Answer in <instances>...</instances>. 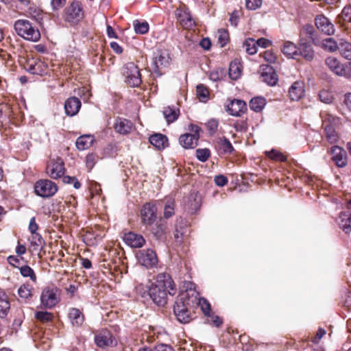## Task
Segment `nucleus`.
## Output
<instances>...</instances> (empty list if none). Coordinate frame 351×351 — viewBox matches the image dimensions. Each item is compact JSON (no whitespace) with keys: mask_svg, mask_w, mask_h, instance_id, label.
Instances as JSON below:
<instances>
[{"mask_svg":"<svg viewBox=\"0 0 351 351\" xmlns=\"http://www.w3.org/2000/svg\"><path fill=\"white\" fill-rule=\"evenodd\" d=\"M198 291L195 285L190 281L184 282L182 290L176 298L173 312L180 323L186 324L192 319L189 308L197 303Z\"/></svg>","mask_w":351,"mask_h":351,"instance_id":"1","label":"nucleus"},{"mask_svg":"<svg viewBox=\"0 0 351 351\" xmlns=\"http://www.w3.org/2000/svg\"><path fill=\"white\" fill-rule=\"evenodd\" d=\"M148 292L150 298L156 304L163 306L167 304V293L174 295L176 289L171 276L167 274L160 273L149 287Z\"/></svg>","mask_w":351,"mask_h":351,"instance_id":"2","label":"nucleus"},{"mask_svg":"<svg viewBox=\"0 0 351 351\" xmlns=\"http://www.w3.org/2000/svg\"><path fill=\"white\" fill-rule=\"evenodd\" d=\"M14 29L19 36L27 40L36 42L40 38L38 29L28 20L16 21L14 23Z\"/></svg>","mask_w":351,"mask_h":351,"instance_id":"3","label":"nucleus"},{"mask_svg":"<svg viewBox=\"0 0 351 351\" xmlns=\"http://www.w3.org/2000/svg\"><path fill=\"white\" fill-rule=\"evenodd\" d=\"M84 16V12L81 3L78 1H73L67 6L63 14L65 21L75 25L80 22Z\"/></svg>","mask_w":351,"mask_h":351,"instance_id":"4","label":"nucleus"},{"mask_svg":"<svg viewBox=\"0 0 351 351\" xmlns=\"http://www.w3.org/2000/svg\"><path fill=\"white\" fill-rule=\"evenodd\" d=\"M24 69L29 73L42 75L47 71V65L40 60L35 58H23L20 60Z\"/></svg>","mask_w":351,"mask_h":351,"instance_id":"5","label":"nucleus"},{"mask_svg":"<svg viewBox=\"0 0 351 351\" xmlns=\"http://www.w3.org/2000/svg\"><path fill=\"white\" fill-rule=\"evenodd\" d=\"M34 191L37 195L43 197L53 196L58 191L57 185L49 180H40L35 183Z\"/></svg>","mask_w":351,"mask_h":351,"instance_id":"6","label":"nucleus"},{"mask_svg":"<svg viewBox=\"0 0 351 351\" xmlns=\"http://www.w3.org/2000/svg\"><path fill=\"white\" fill-rule=\"evenodd\" d=\"M136 257L139 264L147 269L156 267L158 262L156 252L152 249L138 251Z\"/></svg>","mask_w":351,"mask_h":351,"instance_id":"7","label":"nucleus"},{"mask_svg":"<svg viewBox=\"0 0 351 351\" xmlns=\"http://www.w3.org/2000/svg\"><path fill=\"white\" fill-rule=\"evenodd\" d=\"M124 75L126 83L132 87L138 86L142 82L139 69L133 62L126 64Z\"/></svg>","mask_w":351,"mask_h":351,"instance_id":"8","label":"nucleus"},{"mask_svg":"<svg viewBox=\"0 0 351 351\" xmlns=\"http://www.w3.org/2000/svg\"><path fill=\"white\" fill-rule=\"evenodd\" d=\"M41 303L46 308H52L59 302L58 289L56 287H47L43 289L41 297Z\"/></svg>","mask_w":351,"mask_h":351,"instance_id":"9","label":"nucleus"},{"mask_svg":"<svg viewBox=\"0 0 351 351\" xmlns=\"http://www.w3.org/2000/svg\"><path fill=\"white\" fill-rule=\"evenodd\" d=\"M157 208L152 203H146L141 210V222L145 226H150L156 219Z\"/></svg>","mask_w":351,"mask_h":351,"instance_id":"10","label":"nucleus"},{"mask_svg":"<svg viewBox=\"0 0 351 351\" xmlns=\"http://www.w3.org/2000/svg\"><path fill=\"white\" fill-rule=\"evenodd\" d=\"M47 173L53 179L62 177L64 173V162L60 158L51 160L47 166Z\"/></svg>","mask_w":351,"mask_h":351,"instance_id":"11","label":"nucleus"},{"mask_svg":"<svg viewBox=\"0 0 351 351\" xmlns=\"http://www.w3.org/2000/svg\"><path fill=\"white\" fill-rule=\"evenodd\" d=\"M315 23L317 28L326 35L330 36L335 33L334 25L323 14H319L316 16Z\"/></svg>","mask_w":351,"mask_h":351,"instance_id":"12","label":"nucleus"},{"mask_svg":"<svg viewBox=\"0 0 351 351\" xmlns=\"http://www.w3.org/2000/svg\"><path fill=\"white\" fill-rule=\"evenodd\" d=\"M199 128L196 127L194 134H184L179 138L180 144L185 149H193L197 145Z\"/></svg>","mask_w":351,"mask_h":351,"instance_id":"13","label":"nucleus"},{"mask_svg":"<svg viewBox=\"0 0 351 351\" xmlns=\"http://www.w3.org/2000/svg\"><path fill=\"white\" fill-rule=\"evenodd\" d=\"M332 160L338 167H344L347 165L346 152L339 146H332L330 148Z\"/></svg>","mask_w":351,"mask_h":351,"instance_id":"14","label":"nucleus"},{"mask_svg":"<svg viewBox=\"0 0 351 351\" xmlns=\"http://www.w3.org/2000/svg\"><path fill=\"white\" fill-rule=\"evenodd\" d=\"M261 80L268 85L274 86L278 81L277 74L276 73L273 67L267 64H263L261 66Z\"/></svg>","mask_w":351,"mask_h":351,"instance_id":"15","label":"nucleus"},{"mask_svg":"<svg viewBox=\"0 0 351 351\" xmlns=\"http://www.w3.org/2000/svg\"><path fill=\"white\" fill-rule=\"evenodd\" d=\"M325 64L328 69L337 75L343 76L346 74V64H342L337 58L332 56L326 58L325 60Z\"/></svg>","mask_w":351,"mask_h":351,"instance_id":"16","label":"nucleus"},{"mask_svg":"<svg viewBox=\"0 0 351 351\" xmlns=\"http://www.w3.org/2000/svg\"><path fill=\"white\" fill-rule=\"evenodd\" d=\"M246 110V104L241 99H233L227 106V112L232 116L239 117Z\"/></svg>","mask_w":351,"mask_h":351,"instance_id":"17","label":"nucleus"},{"mask_svg":"<svg viewBox=\"0 0 351 351\" xmlns=\"http://www.w3.org/2000/svg\"><path fill=\"white\" fill-rule=\"evenodd\" d=\"M123 239L127 245L134 248L141 247L145 243V240L142 235L133 232L125 233Z\"/></svg>","mask_w":351,"mask_h":351,"instance_id":"18","label":"nucleus"},{"mask_svg":"<svg viewBox=\"0 0 351 351\" xmlns=\"http://www.w3.org/2000/svg\"><path fill=\"white\" fill-rule=\"evenodd\" d=\"M95 341L97 346L105 348L116 345L114 337L109 332H104L95 336Z\"/></svg>","mask_w":351,"mask_h":351,"instance_id":"19","label":"nucleus"},{"mask_svg":"<svg viewBox=\"0 0 351 351\" xmlns=\"http://www.w3.org/2000/svg\"><path fill=\"white\" fill-rule=\"evenodd\" d=\"M81 108L80 100L75 97H69L64 104L65 112L69 116L75 115Z\"/></svg>","mask_w":351,"mask_h":351,"instance_id":"20","label":"nucleus"},{"mask_svg":"<svg viewBox=\"0 0 351 351\" xmlns=\"http://www.w3.org/2000/svg\"><path fill=\"white\" fill-rule=\"evenodd\" d=\"M299 45V56H301L308 61L312 60L314 58V51L311 45L306 43L304 38H300Z\"/></svg>","mask_w":351,"mask_h":351,"instance_id":"21","label":"nucleus"},{"mask_svg":"<svg viewBox=\"0 0 351 351\" xmlns=\"http://www.w3.org/2000/svg\"><path fill=\"white\" fill-rule=\"evenodd\" d=\"M304 93V86L302 82H295L289 90V95L291 100L298 101L302 97Z\"/></svg>","mask_w":351,"mask_h":351,"instance_id":"22","label":"nucleus"},{"mask_svg":"<svg viewBox=\"0 0 351 351\" xmlns=\"http://www.w3.org/2000/svg\"><path fill=\"white\" fill-rule=\"evenodd\" d=\"M95 141V138L92 135H82L76 140V147L80 151H83L90 148Z\"/></svg>","mask_w":351,"mask_h":351,"instance_id":"23","label":"nucleus"},{"mask_svg":"<svg viewBox=\"0 0 351 351\" xmlns=\"http://www.w3.org/2000/svg\"><path fill=\"white\" fill-rule=\"evenodd\" d=\"M178 19L180 25L186 29H191L195 26V21L188 10L181 11L178 14Z\"/></svg>","mask_w":351,"mask_h":351,"instance_id":"24","label":"nucleus"},{"mask_svg":"<svg viewBox=\"0 0 351 351\" xmlns=\"http://www.w3.org/2000/svg\"><path fill=\"white\" fill-rule=\"evenodd\" d=\"M69 319L74 326H80L84 320V316L80 309L72 308L69 310Z\"/></svg>","mask_w":351,"mask_h":351,"instance_id":"25","label":"nucleus"},{"mask_svg":"<svg viewBox=\"0 0 351 351\" xmlns=\"http://www.w3.org/2000/svg\"><path fill=\"white\" fill-rule=\"evenodd\" d=\"M150 143L158 149H162L168 145L166 136L161 134H154L149 137Z\"/></svg>","mask_w":351,"mask_h":351,"instance_id":"26","label":"nucleus"},{"mask_svg":"<svg viewBox=\"0 0 351 351\" xmlns=\"http://www.w3.org/2000/svg\"><path fill=\"white\" fill-rule=\"evenodd\" d=\"M132 127L131 121L125 119H118L114 124V130L121 134H128Z\"/></svg>","mask_w":351,"mask_h":351,"instance_id":"27","label":"nucleus"},{"mask_svg":"<svg viewBox=\"0 0 351 351\" xmlns=\"http://www.w3.org/2000/svg\"><path fill=\"white\" fill-rule=\"evenodd\" d=\"M282 51L287 56L293 59H297L299 56L298 48L293 43L290 41L284 43Z\"/></svg>","mask_w":351,"mask_h":351,"instance_id":"28","label":"nucleus"},{"mask_svg":"<svg viewBox=\"0 0 351 351\" xmlns=\"http://www.w3.org/2000/svg\"><path fill=\"white\" fill-rule=\"evenodd\" d=\"M339 224L340 228L346 234L351 232V213L349 212L341 213L339 215Z\"/></svg>","mask_w":351,"mask_h":351,"instance_id":"29","label":"nucleus"},{"mask_svg":"<svg viewBox=\"0 0 351 351\" xmlns=\"http://www.w3.org/2000/svg\"><path fill=\"white\" fill-rule=\"evenodd\" d=\"M217 147L222 154H231L234 151L230 141L226 137L217 139Z\"/></svg>","mask_w":351,"mask_h":351,"instance_id":"30","label":"nucleus"},{"mask_svg":"<svg viewBox=\"0 0 351 351\" xmlns=\"http://www.w3.org/2000/svg\"><path fill=\"white\" fill-rule=\"evenodd\" d=\"M10 309V304L8 295L4 293H0V317H5Z\"/></svg>","mask_w":351,"mask_h":351,"instance_id":"31","label":"nucleus"},{"mask_svg":"<svg viewBox=\"0 0 351 351\" xmlns=\"http://www.w3.org/2000/svg\"><path fill=\"white\" fill-rule=\"evenodd\" d=\"M170 57L168 53L161 52L155 58L154 65L158 70L167 67L169 63Z\"/></svg>","mask_w":351,"mask_h":351,"instance_id":"32","label":"nucleus"},{"mask_svg":"<svg viewBox=\"0 0 351 351\" xmlns=\"http://www.w3.org/2000/svg\"><path fill=\"white\" fill-rule=\"evenodd\" d=\"M339 53L345 59L351 60V43L346 40L339 41Z\"/></svg>","mask_w":351,"mask_h":351,"instance_id":"33","label":"nucleus"},{"mask_svg":"<svg viewBox=\"0 0 351 351\" xmlns=\"http://www.w3.org/2000/svg\"><path fill=\"white\" fill-rule=\"evenodd\" d=\"M265 99L263 97H257L251 99L250 101V108L254 112H261L265 106Z\"/></svg>","mask_w":351,"mask_h":351,"instance_id":"34","label":"nucleus"},{"mask_svg":"<svg viewBox=\"0 0 351 351\" xmlns=\"http://www.w3.org/2000/svg\"><path fill=\"white\" fill-rule=\"evenodd\" d=\"M163 115L168 123L175 121L179 116V110L172 108L169 106L165 108Z\"/></svg>","mask_w":351,"mask_h":351,"instance_id":"35","label":"nucleus"},{"mask_svg":"<svg viewBox=\"0 0 351 351\" xmlns=\"http://www.w3.org/2000/svg\"><path fill=\"white\" fill-rule=\"evenodd\" d=\"M324 130L326 132V136L328 140V141L330 143H334L337 140V134L336 131L335 130L333 126L330 125V124L324 122Z\"/></svg>","mask_w":351,"mask_h":351,"instance_id":"36","label":"nucleus"},{"mask_svg":"<svg viewBox=\"0 0 351 351\" xmlns=\"http://www.w3.org/2000/svg\"><path fill=\"white\" fill-rule=\"evenodd\" d=\"M33 287L29 284L22 285L18 289L19 296L23 300H27L32 296Z\"/></svg>","mask_w":351,"mask_h":351,"instance_id":"37","label":"nucleus"},{"mask_svg":"<svg viewBox=\"0 0 351 351\" xmlns=\"http://www.w3.org/2000/svg\"><path fill=\"white\" fill-rule=\"evenodd\" d=\"M322 47L330 52L339 50V43H337L333 38H328L322 41Z\"/></svg>","mask_w":351,"mask_h":351,"instance_id":"38","label":"nucleus"},{"mask_svg":"<svg viewBox=\"0 0 351 351\" xmlns=\"http://www.w3.org/2000/svg\"><path fill=\"white\" fill-rule=\"evenodd\" d=\"M197 96L202 102H206L209 99V90L203 84H199L196 87Z\"/></svg>","mask_w":351,"mask_h":351,"instance_id":"39","label":"nucleus"},{"mask_svg":"<svg viewBox=\"0 0 351 351\" xmlns=\"http://www.w3.org/2000/svg\"><path fill=\"white\" fill-rule=\"evenodd\" d=\"M241 75L240 65L237 62H232L229 66V76L232 80H237Z\"/></svg>","mask_w":351,"mask_h":351,"instance_id":"40","label":"nucleus"},{"mask_svg":"<svg viewBox=\"0 0 351 351\" xmlns=\"http://www.w3.org/2000/svg\"><path fill=\"white\" fill-rule=\"evenodd\" d=\"M196 305H199L206 317H210V303L204 298H199V294L198 293V300Z\"/></svg>","mask_w":351,"mask_h":351,"instance_id":"41","label":"nucleus"},{"mask_svg":"<svg viewBox=\"0 0 351 351\" xmlns=\"http://www.w3.org/2000/svg\"><path fill=\"white\" fill-rule=\"evenodd\" d=\"M175 202L171 199L166 201L164 208V217L169 219L174 215Z\"/></svg>","mask_w":351,"mask_h":351,"instance_id":"42","label":"nucleus"},{"mask_svg":"<svg viewBox=\"0 0 351 351\" xmlns=\"http://www.w3.org/2000/svg\"><path fill=\"white\" fill-rule=\"evenodd\" d=\"M243 47H245V51L250 55H253L257 51V45L254 39H247L243 43Z\"/></svg>","mask_w":351,"mask_h":351,"instance_id":"43","label":"nucleus"},{"mask_svg":"<svg viewBox=\"0 0 351 351\" xmlns=\"http://www.w3.org/2000/svg\"><path fill=\"white\" fill-rule=\"evenodd\" d=\"M45 241L40 234H32L31 245L34 250H38V247H43Z\"/></svg>","mask_w":351,"mask_h":351,"instance_id":"44","label":"nucleus"},{"mask_svg":"<svg viewBox=\"0 0 351 351\" xmlns=\"http://www.w3.org/2000/svg\"><path fill=\"white\" fill-rule=\"evenodd\" d=\"M135 32L140 34H144L149 30V24L147 22H140L134 21L133 23Z\"/></svg>","mask_w":351,"mask_h":351,"instance_id":"45","label":"nucleus"},{"mask_svg":"<svg viewBox=\"0 0 351 351\" xmlns=\"http://www.w3.org/2000/svg\"><path fill=\"white\" fill-rule=\"evenodd\" d=\"M21 274L24 277H29L30 279L36 282V276L34 271V270L29 267L28 265H24L19 267Z\"/></svg>","mask_w":351,"mask_h":351,"instance_id":"46","label":"nucleus"},{"mask_svg":"<svg viewBox=\"0 0 351 351\" xmlns=\"http://www.w3.org/2000/svg\"><path fill=\"white\" fill-rule=\"evenodd\" d=\"M99 156L95 153L88 154L86 157V166L90 171L97 162Z\"/></svg>","mask_w":351,"mask_h":351,"instance_id":"47","label":"nucleus"},{"mask_svg":"<svg viewBox=\"0 0 351 351\" xmlns=\"http://www.w3.org/2000/svg\"><path fill=\"white\" fill-rule=\"evenodd\" d=\"M314 32H315V30H314V27H313V25H309V24L305 25L303 26L302 29L301 30L300 38H303L302 37L303 36H306L309 39L314 41V38H313Z\"/></svg>","mask_w":351,"mask_h":351,"instance_id":"48","label":"nucleus"},{"mask_svg":"<svg viewBox=\"0 0 351 351\" xmlns=\"http://www.w3.org/2000/svg\"><path fill=\"white\" fill-rule=\"evenodd\" d=\"M210 156V152L208 149H197L196 150V156L201 162L206 161Z\"/></svg>","mask_w":351,"mask_h":351,"instance_id":"49","label":"nucleus"},{"mask_svg":"<svg viewBox=\"0 0 351 351\" xmlns=\"http://www.w3.org/2000/svg\"><path fill=\"white\" fill-rule=\"evenodd\" d=\"M218 43L221 47H224L228 41L229 35L228 32L225 29H219L217 32Z\"/></svg>","mask_w":351,"mask_h":351,"instance_id":"50","label":"nucleus"},{"mask_svg":"<svg viewBox=\"0 0 351 351\" xmlns=\"http://www.w3.org/2000/svg\"><path fill=\"white\" fill-rule=\"evenodd\" d=\"M53 315L49 312L39 311L36 314V318L41 322H48L52 320Z\"/></svg>","mask_w":351,"mask_h":351,"instance_id":"51","label":"nucleus"},{"mask_svg":"<svg viewBox=\"0 0 351 351\" xmlns=\"http://www.w3.org/2000/svg\"><path fill=\"white\" fill-rule=\"evenodd\" d=\"M268 157L271 159L277 160V161H285L287 160V157L283 155L281 152L276 150H271V152L267 153Z\"/></svg>","mask_w":351,"mask_h":351,"instance_id":"52","label":"nucleus"},{"mask_svg":"<svg viewBox=\"0 0 351 351\" xmlns=\"http://www.w3.org/2000/svg\"><path fill=\"white\" fill-rule=\"evenodd\" d=\"M339 18L344 22L351 23V7H345L339 15Z\"/></svg>","mask_w":351,"mask_h":351,"instance_id":"53","label":"nucleus"},{"mask_svg":"<svg viewBox=\"0 0 351 351\" xmlns=\"http://www.w3.org/2000/svg\"><path fill=\"white\" fill-rule=\"evenodd\" d=\"M206 128L210 135H213L217 131L218 121L215 119H210L206 123Z\"/></svg>","mask_w":351,"mask_h":351,"instance_id":"54","label":"nucleus"},{"mask_svg":"<svg viewBox=\"0 0 351 351\" xmlns=\"http://www.w3.org/2000/svg\"><path fill=\"white\" fill-rule=\"evenodd\" d=\"M262 3V0H245L246 8L252 10H254L260 8Z\"/></svg>","mask_w":351,"mask_h":351,"instance_id":"55","label":"nucleus"},{"mask_svg":"<svg viewBox=\"0 0 351 351\" xmlns=\"http://www.w3.org/2000/svg\"><path fill=\"white\" fill-rule=\"evenodd\" d=\"M223 71L222 69H215L210 72L209 77L213 81H218L222 79Z\"/></svg>","mask_w":351,"mask_h":351,"instance_id":"56","label":"nucleus"},{"mask_svg":"<svg viewBox=\"0 0 351 351\" xmlns=\"http://www.w3.org/2000/svg\"><path fill=\"white\" fill-rule=\"evenodd\" d=\"M165 231V226L162 223L156 225V227L153 228L152 230V233L157 238H160Z\"/></svg>","mask_w":351,"mask_h":351,"instance_id":"57","label":"nucleus"},{"mask_svg":"<svg viewBox=\"0 0 351 351\" xmlns=\"http://www.w3.org/2000/svg\"><path fill=\"white\" fill-rule=\"evenodd\" d=\"M319 98L322 101L326 104H330L332 101V96L326 90H322L319 93Z\"/></svg>","mask_w":351,"mask_h":351,"instance_id":"58","label":"nucleus"},{"mask_svg":"<svg viewBox=\"0 0 351 351\" xmlns=\"http://www.w3.org/2000/svg\"><path fill=\"white\" fill-rule=\"evenodd\" d=\"M263 58L264 59L269 62V63H274L276 60V55L271 51H265L263 53Z\"/></svg>","mask_w":351,"mask_h":351,"instance_id":"59","label":"nucleus"},{"mask_svg":"<svg viewBox=\"0 0 351 351\" xmlns=\"http://www.w3.org/2000/svg\"><path fill=\"white\" fill-rule=\"evenodd\" d=\"M215 182L219 186H223L228 182V179L223 175L216 176L215 177Z\"/></svg>","mask_w":351,"mask_h":351,"instance_id":"60","label":"nucleus"},{"mask_svg":"<svg viewBox=\"0 0 351 351\" xmlns=\"http://www.w3.org/2000/svg\"><path fill=\"white\" fill-rule=\"evenodd\" d=\"M22 260H23V258H19L16 257L15 256H10L8 257V263L12 266L15 267H19Z\"/></svg>","mask_w":351,"mask_h":351,"instance_id":"61","label":"nucleus"},{"mask_svg":"<svg viewBox=\"0 0 351 351\" xmlns=\"http://www.w3.org/2000/svg\"><path fill=\"white\" fill-rule=\"evenodd\" d=\"M66 0H51V5L53 10H59L66 3Z\"/></svg>","mask_w":351,"mask_h":351,"instance_id":"62","label":"nucleus"},{"mask_svg":"<svg viewBox=\"0 0 351 351\" xmlns=\"http://www.w3.org/2000/svg\"><path fill=\"white\" fill-rule=\"evenodd\" d=\"M38 226L36 223L35 217H32L29 221V230L30 231V232L32 234H36V233H37L36 231L38 230Z\"/></svg>","mask_w":351,"mask_h":351,"instance_id":"63","label":"nucleus"},{"mask_svg":"<svg viewBox=\"0 0 351 351\" xmlns=\"http://www.w3.org/2000/svg\"><path fill=\"white\" fill-rule=\"evenodd\" d=\"M156 351H173L171 346L166 344H160L156 346Z\"/></svg>","mask_w":351,"mask_h":351,"instance_id":"64","label":"nucleus"}]
</instances>
